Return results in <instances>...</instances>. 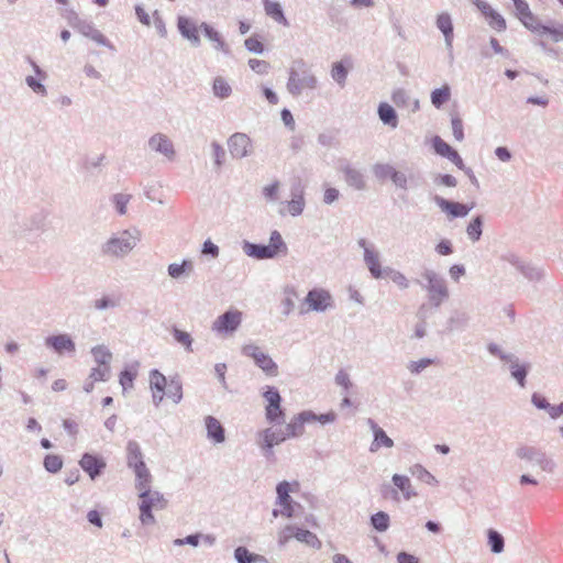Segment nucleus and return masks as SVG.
<instances>
[{
	"label": "nucleus",
	"instance_id": "obj_1",
	"mask_svg": "<svg viewBox=\"0 0 563 563\" xmlns=\"http://www.w3.org/2000/svg\"><path fill=\"white\" fill-rule=\"evenodd\" d=\"M141 238V231L136 228L119 231L100 245V253L108 258L122 260L135 249Z\"/></svg>",
	"mask_w": 563,
	"mask_h": 563
},
{
	"label": "nucleus",
	"instance_id": "obj_15",
	"mask_svg": "<svg viewBox=\"0 0 563 563\" xmlns=\"http://www.w3.org/2000/svg\"><path fill=\"white\" fill-rule=\"evenodd\" d=\"M79 465L92 481L98 478L107 467L103 457L88 452L82 454Z\"/></svg>",
	"mask_w": 563,
	"mask_h": 563
},
{
	"label": "nucleus",
	"instance_id": "obj_47",
	"mask_svg": "<svg viewBox=\"0 0 563 563\" xmlns=\"http://www.w3.org/2000/svg\"><path fill=\"white\" fill-rule=\"evenodd\" d=\"M167 385L168 382L165 375H163L158 369H152L150 372V387L152 390L163 393L166 390Z\"/></svg>",
	"mask_w": 563,
	"mask_h": 563
},
{
	"label": "nucleus",
	"instance_id": "obj_19",
	"mask_svg": "<svg viewBox=\"0 0 563 563\" xmlns=\"http://www.w3.org/2000/svg\"><path fill=\"white\" fill-rule=\"evenodd\" d=\"M290 485L288 482L283 481L276 487L277 504L283 507L282 515L291 518L294 516L292 500L289 495Z\"/></svg>",
	"mask_w": 563,
	"mask_h": 563
},
{
	"label": "nucleus",
	"instance_id": "obj_53",
	"mask_svg": "<svg viewBox=\"0 0 563 563\" xmlns=\"http://www.w3.org/2000/svg\"><path fill=\"white\" fill-rule=\"evenodd\" d=\"M349 70L344 66L343 62H336L333 64L331 69L332 79L338 82L341 87L345 85Z\"/></svg>",
	"mask_w": 563,
	"mask_h": 563
},
{
	"label": "nucleus",
	"instance_id": "obj_55",
	"mask_svg": "<svg viewBox=\"0 0 563 563\" xmlns=\"http://www.w3.org/2000/svg\"><path fill=\"white\" fill-rule=\"evenodd\" d=\"M545 34L550 35L554 42L563 41V24L555 23L552 26L543 24L539 35H545Z\"/></svg>",
	"mask_w": 563,
	"mask_h": 563
},
{
	"label": "nucleus",
	"instance_id": "obj_27",
	"mask_svg": "<svg viewBox=\"0 0 563 563\" xmlns=\"http://www.w3.org/2000/svg\"><path fill=\"white\" fill-rule=\"evenodd\" d=\"M394 486L401 493L405 500H410L417 496V492L413 489L410 478L406 475L394 474L391 477Z\"/></svg>",
	"mask_w": 563,
	"mask_h": 563
},
{
	"label": "nucleus",
	"instance_id": "obj_49",
	"mask_svg": "<svg viewBox=\"0 0 563 563\" xmlns=\"http://www.w3.org/2000/svg\"><path fill=\"white\" fill-rule=\"evenodd\" d=\"M384 277L390 278L400 289H407L409 287V280L401 272L389 266L384 267Z\"/></svg>",
	"mask_w": 563,
	"mask_h": 563
},
{
	"label": "nucleus",
	"instance_id": "obj_14",
	"mask_svg": "<svg viewBox=\"0 0 563 563\" xmlns=\"http://www.w3.org/2000/svg\"><path fill=\"white\" fill-rule=\"evenodd\" d=\"M147 145L151 151L162 154L168 161H174L176 156V151L172 140L164 133H155L153 134L148 141Z\"/></svg>",
	"mask_w": 563,
	"mask_h": 563
},
{
	"label": "nucleus",
	"instance_id": "obj_42",
	"mask_svg": "<svg viewBox=\"0 0 563 563\" xmlns=\"http://www.w3.org/2000/svg\"><path fill=\"white\" fill-rule=\"evenodd\" d=\"M380 446L391 448L394 446V441L386 434V432L382 428H377L374 433V440L371 444L369 451L376 452Z\"/></svg>",
	"mask_w": 563,
	"mask_h": 563
},
{
	"label": "nucleus",
	"instance_id": "obj_44",
	"mask_svg": "<svg viewBox=\"0 0 563 563\" xmlns=\"http://www.w3.org/2000/svg\"><path fill=\"white\" fill-rule=\"evenodd\" d=\"M371 525L378 532H385L389 528L390 518L385 511H377L371 516Z\"/></svg>",
	"mask_w": 563,
	"mask_h": 563
},
{
	"label": "nucleus",
	"instance_id": "obj_37",
	"mask_svg": "<svg viewBox=\"0 0 563 563\" xmlns=\"http://www.w3.org/2000/svg\"><path fill=\"white\" fill-rule=\"evenodd\" d=\"M287 439L301 437L305 432V423L299 413L296 415L285 428Z\"/></svg>",
	"mask_w": 563,
	"mask_h": 563
},
{
	"label": "nucleus",
	"instance_id": "obj_61",
	"mask_svg": "<svg viewBox=\"0 0 563 563\" xmlns=\"http://www.w3.org/2000/svg\"><path fill=\"white\" fill-rule=\"evenodd\" d=\"M250 68L258 75H266L271 69L268 62L263 59L251 58L249 59Z\"/></svg>",
	"mask_w": 563,
	"mask_h": 563
},
{
	"label": "nucleus",
	"instance_id": "obj_35",
	"mask_svg": "<svg viewBox=\"0 0 563 563\" xmlns=\"http://www.w3.org/2000/svg\"><path fill=\"white\" fill-rule=\"evenodd\" d=\"M210 147H211V156L213 158V169L216 172H220L225 163V158H227L225 150L218 141H212L210 144Z\"/></svg>",
	"mask_w": 563,
	"mask_h": 563
},
{
	"label": "nucleus",
	"instance_id": "obj_54",
	"mask_svg": "<svg viewBox=\"0 0 563 563\" xmlns=\"http://www.w3.org/2000/svg\"><path fill=\"white\" fill-rule=\"evenodd\" d=\"M432 147L438 155L445 158L454 152V148L438 135L432 139Z\"/></svg>",
	"mask_w": 563,
	"mask_h": 563
},
{
	"label": "nucleus",
	"instance_id": "obj_60",
	"mask_svg": "<svg viewBox=\"0 0 563 563\" xmlns=\"http://www.w3.org/2000/svg\"><path fill=\"white\" fill-rule=\"evenodd\" d=\"M434 363L433 358L423 357L419 361H411L407 365V368L410 371L411 374H420L423 369H426L428 366L432 365Z\"/></svg>",
	"mask_w": 563,
	"mask_h": 563
},
{
	"label": "nucleus",
	"instance_id": "obj_58",
	"mask_svg": "<svg viewBox=\"0 0 563 563\" xmlns=\"http://www.w3.org/2000/svg\"><path fill=\"white\" fill-rule=\"evenodd\" d=\"M286 297L282 301L283 306V314L289 316L292 310L295 309V300L294 298H297V292L294 288H287L285 290Z\"/></svg>",
	"mask_w": 563,
	"mask_h": 563
},
{
	"label": "nucleus",
	"instance_id": "obj_40",
	"mask_svg": "<svg viewBox=\"0 0 563 563\" xmlns=\"http://www.w3.org/2000/svg\"><path fill=\"white\" fill-rule=\"evenodd\" d=\"M451 89L448 85L437 88L431 92V103L440 109L444 103L450 100Z\"/></svg>",
	"mask_w": 563,
	"mask_h": 563
},
{
	"label": "nucleus",
	"instance_id": "obj_64",
	"mask_svg": "<svg viewBox=\"0 0 563 563\" xmlns=\"http://www.w3.org/2000/svg\"><path fill=\"white\" fill-rule=\"evenodd\" d=\"M391 101L396 107H406L410 101V98L405 89L398 88L393 91Z\"/></svg>",
	"mask_w": 563,
	"mask_h": 563
},
{
	"label": "nucleus",
	"instance_id": "obj_50",
	"mask_svg": "<svg viewBox=\"0 0 563 563\" xmlns=\"http://www.w3.org/2000/svg\"><path fill=\"white\" fill-rule=\"evenodd\" d=\"M410 473L419 481L429 485H434L438 483L435 477L420 464H415L412 467H410Z\"/></svg>",
	"mask_w": 563,
	"mask_h": 563
},
{
	"label": "nucleus",
	"instance_id": "obj_10",
	"mask_svg": "<svg viewBox=\"0 0 563 563\" xmlns=\"http://www.w3.org/2000/svg\"><path fill=\"white\" fill-rule=\"evenodd\" d=\"M244 356L253 358L256 366H258L266 375L276 376L278 374V366L273 358L264 353L260 346L255 344H245L241 350Z\"/></svg>",
	"mask_w": 563,
	"mask_h": 563
},
{
	"label": "nucleus",
	"instance_id": "obj_20",
	"mask_svg": "<svg viewBox=\"0 0 563 563\" xmlns=\"http://www.w3.org/2000/svg\"><path fill=\"white\" fill-rule=\"evenodd\" d=\"M340 170L344 175L345 183L356 189V190H364L366 187V181L364 179V175L361 170L352 167L349 163L344 164L340 167Z\"/></svg>",
	"mask_w": 563,
	"mask_h": 563
},
{
	"label": "nucleus",
	"instance_id": "obj_32",
	"mask_svg": "<svg viewBox=\"0 0 563 563\" xmlns=\"http://www.w3.org/2000/svg\"><path fill=\"white\" fill-rule=\"evenodd\" d=\"M46 216L43 212H36L27 218L23 223L22 234L26 236L27 232L43 231L45 227Z\"/></svg>",
	"mask_w": 563,
	"mask_h": 563
},
{
	"label": "nucleus",
	"instance_id": "obj_7",
	"mask_svg": "<svg viewBox=\"0 0 563 563\" xmlns=\"http://www.w3.org/2000/svg\"><path fill=\"white\" fill-rule=\"evenodd\" d=\"M267 405L265 407V418L269 423L282 424L285 422V410L282 408V396L274 386H267L263 393Z\"/></svg>",
	"mask_w": 563,
	"mask_h": 563
},
{
	"label": "nucleus",
	"instance_id": "obj_43",
	"mask_svg": "<svg viewBox=\"0 0 563 563\" xmlns=\"http://www.w3.org/2000/svg\"><path fill=\"white\" fill-rule=\"evenodd\" d=\"M295 538L298 541L303 542L313 549L321 548V541L318 539V537L313 532H311L309 530L298 528L297 532L295 534Z\"/></svg>",
	"mask_w": 563,
	"mask_h": 563
},
{
	"label": "nucleus",
	"instance_id": "obj_21",
	"mask_svg": "<svg viewBox=\"0 0 563 563\" xmlns=\"http://www.w3.org/2000/svg\"><path fill=\"white\" fill-rule=\"evenodd\" d=\"M363 260L373 278H384L385 272L379 262V253L375 249H365Z\"/></svg>",
	"mask_w": 563,
	"mask_h": 563
},
{
	"label": "nucleus",
	"instance_id": "obj_36",
	"mask_svg": "<svg viewBox=\"0 0 563 563\" xmlns=\"http://www.w3.org/2000/svg\"><path fill=\"white\" fill-rule=\"evenodd\" d=\"M212 92L219 99H227L232 93L230 84L221 76L213 79Z\"/></svg>",
	"mask_w": 563,
	"mask_h": 563
},
{
	"label": "nucleus",
	"instance_id": "obj_63",
	"mask_svg": "<svg viewBox=\"0 0 563 563\" xmlns=\"http://www.w3.org/2000/svg\"><path fill=\"white\" fill-rule=\"evenodd\" d=\"M110 366H98L91 369L89 377L92 378L95 382H107L110 378Z\"/></svg>",
	"mask_w": 563,
	"mask_h": 563
},
{
	"label": "nucleus",
	"instance_id": "obj_52",
	"mask_svg": "<svg viewBox=\"0 0 563 563\" xmlns=\"http://www.w3.org/2000/svg\"><path fill=\"white\" fill-rule=\"evenodd\" d=\"M234 559L238 563H255L261 556L249 551L245 547H238L234 550Z\"/></svg>",
	"mask_w": 563,
	"mask_h": 563
},
{
	"label": "nucleus",
	"instance_id": "obj_29",
	"mask_svg": "<svg viewBox=\"0 0 563 563\" xmlns=\"http://www.w3.org/2000/svg\"><path fill=\"white\" fill-rule=\"evenodd\" d=\"M200 29L203 31L205 36L214 43V48L223 52L224 54H230V48L227 43L223 41L221 34L216 31L211 25L206 22L200 24Z\"/></svg>",
	"mask_w": 563,
	"mask_h": 563
},
{
	"label": "nucleus",
	"instance_id": "obj_2",
	"mask_svg": "<svg viewBox=\"0 0 563 563\" xmlns=\"http://www.w3.org/2000/svg\"><path fill=\"white\" fill-rule=\"evenodd\" d=\"M242 250L249 257L255 260H272L279 254L286 255L288 252L287 244L277 230L272 231L269 244H256L244 240L242 243Z\"/></svg>",
	"mask_w": 563,
	"mask_h": 563
},
{
	"label": "nucleus",
	"instance_id": "obj_23",
	"mask_svg": "<svg viewBox=\"0 0 563 563\" xmlns=\"http://www.w3.org/2000/svg\"><path fill=\"white\" fill-rule=\"evenodd\" d=\"M509 363V371L511 377L517 382V384L523 388L526 387V378L530 369L529 363H520L519 358L514 354L511 356V361H507Z\"/></svg>",
	"mask_w": 563,
	"mask_h": 563
},
{
	"label": "nucleus",
	"instance_id": "obj_17",
	"mask_svg": "<svg viewBox=\"0 0 563 563\" xmlns=\"http://www.w3.org/2000/svg\"><path fill=\"white\" fill-rule=\"evenodd\" d=\"M75 30H77L84 36L95 41L97 44L106 46L110 49H114V46L99 30L93 26L92 22L82 20Z\"/></svg>",
	"mask_w": 563,
	"mask_h": 563
},
{
	"label": "nucleus",
	"instance_id": "obj_31",
	"mask_svg": "<svg viewBox=\"0 0 563 563\" xmlns=\"http://www.w3.org/2000/svg\"><path fill=\"white\" fill-rule=\"evenodd\" d=\"M135 474V488L140 493H143L145 489L151 488L152 475L146 464H142V466H137L136 468H132Z\"/></svg>",
	"mask_w": 563,
	"mask_h": 563
},
{
	"label": "nucleus",
	"instance_id": "obj_3",
	"mask_svg": "<svg viewBox=\"0 0 563 563\" xmlns=\"http://www.w3.org/2000/svg\"><path fill=\"white\" fill-rule=\"evenodd\" d=\"M295 65L298 66V69L295 67L289 68L286 88L291 96L298 97L303 89H316L318 79L312 71L307 68L302 59L296 60Z\"/></svg>",
	"mask_w": 563,
	"mask_h": 563
},
{
	"label": "nucleus",
	"instance_id": "obj_25",
	"mask_svg": "<svg viewBox=\"0 0 563 563\" xmlns=\"http://www.w3.org/2000/svg\"><path fill=\"white\" fill-rule=\"evenodd\" d=\"M470 314L465 311L455 310L446 321L445 330L451 333L454 331H463L470 322Z\"/></svg>",
	"mask_w": 563,
	"mask_h": 563
},
{
	"label": "nucleus",
	"instance_id": "obj_13",
	"mask_svg": "<svg viewBox=\"0 0 563 563\" xmlns=\"http://www.w3.org/2000/svg\"><path fill=\"white\" fill-rule=\"evenodd\" d=\"M433 201L442 212L446 213L451 218H464L474 208V203L466 205L451 201L438 195L434 196Z\"/></svg>",
	"mask_w": 563,
	"mask_h": 563
},
{
	"label": "nucleus",
	"instance_id": "obj_46",
	"mask_svg": "<svg viewBox=\"0 0 563 563\" xmlns=\"http://www.w3.org/2000/svg\"><path fill=\"white\" fill-rule=\"evenodd\" d=\"M172 334L174 340L185 347L187 352H192V342L194 339L190 333L178 329L177 327H173Z\"/></svg>",
	"mask_w": 563,
	"mask_h": 563
},
{
	"label": "nucleus",
	"instance_id": "obj_39",
	"mask_svg": "<svg viewBox=\"0 0 563 563\" xmlns=\"http://www.w3.org/2000/svg\"><path fill=\"white\" fill-rule=\"evenodd\" d=\"M466 233L468 239L472 242L479 241L482 234H483V217L476 216L474 217L468 225L466 227Z\"/></svg>",
	"mask_w": 563,
	"mask_h": 563
},
{
	"label": "nucleus",
	"instance_id": "obj_51",
	"mask_svg": "<svg viewBox=\"0 0 563 563\" xmlns=\"http://www.w3.org/2000/svg\"><path fill=\"white\" fill-rule=\"evenodd\" d=\"M43 466L48 473L56 474L63 467V459L57 454H47L44 457Z\"/></svg>",
	"mask_w": 563,
	"mask_h": 563
},
{
	"label": "nucleus",
	"instance_id": "obj_28",
	"mask_svg": "<svg viewBox=\"0 0 563 563\" xmlns=\"http://www.w3.org/2000/svg\"><path fill=\"white\" fill-rule=\"evenodd\" d=\"M377 114L379 120L391 129H396L398 125V115L396 110L387 102H380L377 108Z\"/></svg>",
	"mask_w": 563,
	"mask_h": 563
},
{
	"label": "nucleus",
	"instance_id": "obj_41",
	"mask_svg": "<svg viewBox=\"0 0 563 563\" xmlns=\"http://www.w3.org/2000/svg\"><path fill=\"white\" fill-rule=\"evenodd\" d=\"M91 354L93 356L95 362L102 367L110 366V361L112 358V353L104 345H97L92 347Z\"/></svg>",
	"mask_w": 563,
	"mask_h": 563
},
{
	"label": "nucleus",
	"instance_id": "obj_24",
	"mask_svg": "<svg viewBox=\"0 0 563 563\" xmlns=\"http://www.w3.org/2000/svg\"><path fill=\"white\" fill-rule=\"evenodd\" d=\"M205 423L207 429V437L209 440L213 441L214 443H222L225 441V430L217 418L207 416L205 418Z\"/></svg>",
	"mask_w": 563,
	"mask_h": 563
},
{
	"label": "nucleus",
	"instance_id": "obj_57",
	"mask_svg": "<svg viewBox=\"0 0 563 563\" xmlns=\"http://www.w3.org/2000/svg\"><path fill=\"white\" fill-rule=\"evenodd\" d=\"M131 198H132L131 195L121 194V192L112 196V202L115 207L117 212L120 216H123L126 213V207H128V203L130 202Z\"/></svg>",
	"mask_w": 563,
	"mask_h": 563
},
{
	"label": "nucleus",
	"instance_id": "obj_30",
	"mask_svg": "<svg viewBox=\"0 0 563 563\" xmlns=\"http://www.w3.org/2000/svg\"><path fill=\"white\" fill-rule=\"evenodd\" d=\"M194 271V264L190 260H183L181 263H172L167 267V273L173 279L188 277Z\"/></svg>",
	"mask_w": 563,
	"mask_h": 563
},
{
	"label": "nucleus",
	"instance_id": "obj_59",
	"mask_svg": "<svg viewBox=\"0 0 563 563\" xmlns=\"http://www.w3.org/2000/svg\"><path fill=\"white\" fill-rule=\"evenodd\" d=\"M520 22L525 25V27H527L529 31L536 33L539 35L540 31H541V27H542V23L540 22V20L538 19L537 15H534L532 13V11L526 15L525 18H521L520 19Z\"/></svg>",
	"mask_w": 563,
	"mask_h": 563
},
{
	"label": "nucleus",
	"instance_id": "obj_45",
	"mask_svg": "<svg viewBox=\"0 0 563 563\" xmlns=\"http://www.w3.org/2000/svg\"><path fill=\"white\" fill-rule=\"evenodd\" d=\"M396 168L390 164L377 163L373 166V174L379 181L393 179Z\"/></svg>",
	"mask_w": 563,
	"mask_h": 563
},
{
	"label": "nucleus",
	"instance_id": "obj_12",
	"mask_svg": "<svg viewBox=\"0 0 563 563\" xmlns=\"http://www.w3.org/2000/svg\"><path fill=\"white\" fill-rule=\"evenodd\" d=\"M228 147L231 156L235 159L247 157L253 152L252 140L242 132H235L228 139Z\"/></svg>",
	"mask_w": 563,
	"mask_h": 563
},
{
	"label": "nucleus",
	"instance_id": "obj_56",
	"mask_svg": "<svg viewBox=\"0 0 563 563\" xmlns=\"http://www.w3.org/2000/svg\"><path fill=\"white\" fill-rule=\"evenodd\" d=\"M379 493H380L382 498H384V499L393 500L395 503H399L400 501V494L397 490L396 486H394V484L391 485V484L386 483V482L383 483L379 486Z\"/></svg>",
	"mask_w": 563,
	"mask_h": 563
},
{
	"label": "nucleus",
	"instance_id": "obj_22",
	"mask_svg": "<svg viewBox=\"0 0 563 563\" xmlns=\"http://www.w3.org/2000/svg\"><path fill=\"white\" fill-rule=\"evenodd\" d=\"M437 27L442 32L446 48L451 52L453 47V23L448 12H442L437 16Z\"/></svg>",
	"mask_w": 563,
	"mask_h": 563
},
{
	"label": "nucleus",
	"instance_id": "obj_34",
	"mask_svg": "<svg viewBox=\"0 0 563 563\" xmlns=\"http://www.w3.org/2000/svg\"><path fill=\"white\" fill-rule=\"evenodd\" d=\"M528 280L539 283L543 280L545 272L542 267L531 263H525L519 271Z\"/></svg>",
	"mask_w": 563,
	"mask_h": 563
},
{
	"label": "nucleus",
	"instance_id": "obj_4",
	"mask_svg": "<svg viewBox=\"0 0 563 563\" xmlns=\"http://www.w3.org/2000/svg\"><path fill=\"white\" fill-rule=\"evenodd\" d=\"M422 277L427 282L422 287L428 291L430 303L439 308L450 297L446 280L433 269H424Z\"/></svg>",
	"mask_w": 563,
	"mask_h": 563
},
{
	"label": "nucleus",
	"instance_id": "obj_38",
	"mask_svg": "<svg viewBox=\"0 0 563 563\" xmlns=\"http://www.w3.org/2000/svg\"><path fill=\"white\" fill-rule=\"evenodd\" d=\"M165 395L175 404H179L183 399V384L178 377H173L167 385Z\"/></svg>",
	"mask_w": 563,
	"mask_h": 563
},
{
	"label": "nucleus",
	"instance_id": "obj_48",
	"mask_svg": "<svg viewBox=\"0 0 563 563\" xmlns=\"http://www.w3.org/2000/svg\"><path fill=\"white\" fill-rule=\"evenodd\" d=\"M488 544L493 553H501L505 547L504 537L496 530L489 529L487 532Z\"/></svg>",
	"mask_w": 563,
	"mask_h": 563
},
{
	"label": "nucleus",
	"instance_id": "obj_9",
	"mask_svg": "<svg viewBox=\"0 0 563 563\" xmlns=\"http://www.w3.org/2000/svg\"><path fill=\"white\" fill-rule=\"evenodd\" d=\"M333 307V299L331 294L323 288H313L308 291L303 303L300 309V313L303 314L308 311L324 312L329 308Z\"/></svg>",
	"mask_w": 563,
	"mask_h": 563
},
{
	"label": "nucleus",
	"instance_id": "obj_11",
	"mask_svg": "<svg viewBox=\"0 0 563 563\" xmlns=\"http://www.w3.org/2000/svg\"><path fill=\"white\" fill-rule=\"evenodd\" d=\"M242 322V312L239 310H228L220 314L212 323V331L219 334H232Z\"/></svg>",
	"mask_w": 563,
	"mask_h": 563
},
{
	"label": "nucleus",
	"instance_id": "obj_33",
	"mask_svg": "<svg viewBox=\"0 0 563 563\" xmlns=\"http://www.w3.org/2000/svg\"><path fill=\"white\" fill-rule=\"evenodd\" d=\"M264 10L265 13L273 18L276 22L287 26L288 21L284 14L283 8L278 2L264 0Z\"/></svg>",
	"mask_w": 563,
	"mask_h": 563
},
{
	"label": "nucleus",
	"instance_id": "obj_62",
	"mask_svg": "<svg viewBox=\"0 0 563 563\" xmlns=\"http://www.w3.org/2000/svg\"><path fill=\"white\" fill-rule=\"evenodd\" d=\"M244 46L250 53L262 54L264 52V45L258 40L257 35H252L244 41Z\"/></svg>",
	"mask_w": 563,
	"mask_h": 563
},
{
	"label": "nucleus",
	"instance_id": "obj_6",
	"mask_svg": "<svg viewBox=\"0 0 563 563\" xmlns=\"http://www.w3.org/2000/svg\"><path fill=\"white\" fill-rule=\"evenodd\" d=\"M287 440L285 431L282 429L266 428L256 434V444L260 446L263 455L268 461L275 460L274 446Z\"/></svg>",
	"mask_w": 563,
	"mask_h": 563
},
{
	"label": "nucleus",
	"instance_id": "obj_18",
	"mask_svg": "<svg viewBox=\"0 0 563 563\" xmlns=\"http://www.w3.org/2000/svg\"><path fill=\"white\" fill-rule=\"evenodd\" d=\"M177 27L183 37L187 38L192 46L198 47L200 45L201 41L198 34V26L191 19L179 16Z\"/></svg>",
	"mask_w": 563,
	"mask_h": 563
},
{
	"label": "nucleus",
	"instance_id": "obj_26",
	"mask_svg": "<svg viewBox=\"0 0 563 563\" xmlns=\"http://www.w3.org/2000/svg\"><path fill=\"white\" fill-rule=\"evenodd\" d=\"M142 464H145V462L141 446L135 440H130L126 443V465L130 468H136Z\"/></svg>",
	"mask_w": 563,
	"mask_h": 563
},
{
	"label": "nucleus",
	"instance_id": "obj_5",
	"mask_svg": "<svg viewBox=\"0 0 563 563\" xmlns=\"http://www.w3.org/2000/svg\"><path fill=\"white\" fill-rule=\"evenodd\" d=\"M141 498L140 504V520L143 525H154L155 518L152 514L153 509H164L167 506V500L164 495L157 490L145 489L139 494Z\"/></svg>",
	"mask_w": 563,
	"mask_h": 563
},
{
	"label": "nucleus",
	"instance_id": "obj_16",
	"mask_svg": "<svg viewBox=\"0 0 563 563\" xmlns=\"http://www.w3.org/2000/svg\"><path fill=\"white\" fill-rule=\"evenodd\" d=\"M45 345L53 349L56 353L62 354L64 352L75 353L76 345L73 339L68 334L51 335L45 339Z\"/></svg>",
	"mask_w": 563,
	"mask_h": 563
},
{
	"label": "nucleus",
	"instance_id": "obj_8",
	"mask_svg": "<svg viewBox=\"0 0 563 563\" xmlns=\"http://www.w3.org/2000/svg\"><path fill=\"white\" fill-rule=\"evenodd\" d=\"M516 455L520 460H525L538 465L543 472L553 473L556 464L547 455L544 451L531 445H521L517 448Z\"/></svg>",
	"mask_w": 563,
	"mask_h": 563
}]
</instances>
